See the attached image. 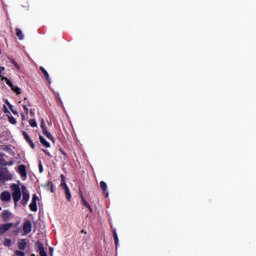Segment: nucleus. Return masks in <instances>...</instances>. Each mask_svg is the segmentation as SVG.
Here are the masks:
<instances>
[{
  "label": "nucleus",
  "instance_id": "5701e85b",
  "mask_svg": "<svg viewBox=\"0 0 256 256\" xmlns=\"http://www.w3.org/2000/svg\"><path fill=\"white\" fill-rule=\"evenodd\" d=\"M10 63H12V65H14V67L19 71V69H21V66H19V64L17 63V61H15V59L13 58H9Z\"/></svg>",
  "mask_w": 256,
  "mask_h": 256
},
{
  "label": "nucleus",
  "instance_id": "58836bf2",
  "mask_svg": "<svg viewBox=\"0 0 256 256\" xmlns=\"http://www.w3.org/2000/svg\"><path fill=\"white\" fill-rule=\"evenodd\" d=\"M79 196H80V199H81V195H83V192L81 190H79Z\"/></svg>",
  "mask_w": 256,
  "mask_h": 256
},
{
  "label": "nucleus",
  "instance_id": "c85d7f7f",
  "mask_svg": "<svg viewBox=\"0 0 256 256\" xmlns=\"http://www.w3.org/2000/svg\"><path fill=\"white\" fill-rule=\"evenodd\" d=\"M14 255H16V256H25V252H23V251H21V250H16V251L14 252Z\"/></svg>",
  "mask_w": 256,
  "mask_h": 256
},
{
  "label": "nucleus",
  "instance_id": "cd10ccee",
  "mask_svg": "<svg viewBox=\"0 0 256 256\" xmlns=\"http://www.w3.org/2000/svg\"><path fill=\"white\" fill-rule=\"evenodd\" d=\"M4 245H5V247H11V239L6 238V239L4 240Z\"/></svg>",
  "mask_w": 256,
  "mask_h": 256
},
{
  "label": "nucleus",
  "instance_id": "bb28decb",
  "mask_svg": "<svg viewBox=\"0 0 256 256\" xmlns=\"http://www.w3.org/2000/svg\"><path fill=\"white\" fill-rule=\"evenodd\" d=\"M8 107H9L10 111L13 113V115H19V112H17V110L13 109V105L8 103Z\"/></svg>",
  "mask_w": 256,
  "mask_h": 256
},
{
  "label": "nucleus",
  "instance_id": "1a4fd4ad",
  "mask_svg": "<svg viewBox=\"0 0 256 256\" xmlns=\"http://www.w3.org/2000/svg\"><path fill=\"white\" fill-rule=\"evenodd\" d=\"M18 173L21 175V177H27V166L24 164L19 165Z\"/></svg>",
  "mask_w": 256,
  "mask_h": 256
},
{
  "label": "nucleus",
  "instance_id": "39448f33",
  "mask_svg": "<svg viewBox=\"0 0 256 256\" xmlns=\"http://www.w3.org/2000/svg\"><path fill=\"white\" fill-rule=\"evenodd\" d=\"M13 160L7 162L5 160V153H0V167H11L13 165Z\"/></svg>",
  "mask_w": 256,
  "mask_h": 256
},
{
  "label": "nucleus",
  "instance_id": "f257e3e1",
  "mask_svg": "<svg viewBox=\"0 0 256 256\" xmlns=\"http://www.w3.org/2000/svg\"><path fill=\"white\" fill-rule=\"evenodd\" d=\"M11 189H12V199L14 201V205H17V203H19V201H21V187H19V185L17 184H12L11 185Z\"/></svg>",
  "mask_w": 256,
  "mask_h": 256
},
{
  "label": "nucleus",
  "instance_id": "f03ea898",
  "mask_svg": "<svg viewBox=\"0 0 256 256\" xmlns=\"http://www.w3.org/2000/svg\"><path fill=\"white\" fill-rule=\"evenodd\" d=\"M61 183L60 187L63 189L66 197V201H71V190L69 189V186L67 185V180L65 179V175L61 174Z\"/></svg>",
  "mask_w": 256,
  "mask_h": 256
},
{
  "label": "nucleus",
  "instance_id": "7ed1b4c3",
  "mask_svg": "<svg viewBox=\"0 0 256 256\" xmlns=\"http://www.w3.org/2000/svg\"><path fill=\"white\" fill-rule=\"evenodd\" d=\"M22 200L21 205L24 207L29 203V199H31V195L29 194V191L27 190V187L25 185H22Z\"/></svg>",
  "mask_w": 256,
  "mask_h": 256
},
{
  "label": "nucleus",
  "instance_id": "20e7f679",
  "mask_svg": "<svg viewBox=\"0 0 256 256\" xmlns=\"http://www.w3.org/2000/svg\"><path fill=\"white\" fill-rule=\"evenodd\" d=\"M40 127L42 129L43 135H45V137H47V139L52 141V143H55V137H53V134H51V132L47 131V126L45 125V120L41 121Z\"/></svg>",
  "mask_w": 256,
  "mask_h": 256
},
{
  "label": "nucleus",
  "instance_id": "79ce46f5",
  "mask_svg": "<svg viewBox=\"0 0 256 256\" xmlns=\"http://www.w3.org/2000/svg\"><path fill=\"white\" fill-rule=\"evenodd\" d=\"M3 177H4L3 174L0 173V179H3Z\"/></svg>",
  "mask_w": 256,
  "mask_h": 256
},
{
  "label": "nucleus",
  "instance_id": "6e6552de",
  "mask_svg": "<svg viewBox=\"0 0 256 256\" xmlns=\"http://www.w3.org/2000/svg\"><path fill=\"white\" fill-rule=\"evenodd\" d=\"M11 227H13V223L2 224L0 226V235H5V233L11 229Z\"/></svg>",
  "mask_w": 256,
  "mask_h": 256
},
{
  "label": "nucleus",
  "instance_id": "4be33fe9",
  "mask_svg": "<svg viewBox=\"0 0 256 256\" xmlns=\"http://www.w3.org/2000/svg\"><path fill=\"white\" fill-rule=\"evenodd\" d=\"M30 211H33L34 213H36L37 211V202H31L29 205Z\"/></svg>",
  "mask_w": 256,
  "mask_h": 256
},
{
  "label": "nucleus",
  "instance_id": "c9c22d12",
  "mask_svg": "<svg viewBox=\"0 0 256 256\" xmlns=\"http://www.w3.org/2000/svg\"><path fill=\"white\" fill-rule=\"evenodd\" d=\"M4 113H6L7 116L9 115V113H11V112L9 111V109H7V106H5V105H4Z\"/></svg>",
  "mask_w": 256,
  "mask_h": 256
},
{
  "label": "nucleus",
  "instance_id": "e433bc0d",
  "mask_svg": "<svg viewBox=\"0 0 256 256\" xmlns=\"http://www.w3.org/2000/svg\"><path fill=\"white\" fill-rule=\"evenodd\" d=\"M59 151L61 152V154H62L65 158H67V153H66L65 151H63V149H60Z\"/></svg>",
  "mask_w": 256,
  "mask_h": 256
},
{
  "label": "nucleus",
  "instance_id": "393cba45",
  "mask_svg": "<svg viewBox=\"0 0 256 256\" xmlns=\"http://www.w3.org/2000/svg\"><path fill=\"white\" fill-rule=\"evenodd\" d=\"M30 127H37V120L36 119H30L29 120Z\"/></svg>",
  "mask_w": 256,
  "mask_h": 256
},
{
  "label": "nucleus",
  "instance_id": "6ab92c4d",
  "mask_svg": "<svg viewBox=\"0 0 256 256\" xmlns=\"http://www.w3.org/2000/svg\"><path fill=\"white\" fill-rule=\"evenodd\" d=\"M113 237H114V243L116 245V248L119 247V236L117 235V230H113Z\"/></svg>",
  "mask_w": 256,
  "mask_h": 256
},
{
  "label": "nucleus",
  "instance_id": "a878e982",
  "mask_svg": "<svg viewBox=\"0 0 256 256\" xmlns=\"http://www.w3.org/2000/svg\"><path fill=\"white\" fill-rule=\"evenodd\" d=\"M22 135H23V137H24L26 143H27L28 141H30L31 137L29 136V134H28L27 132L23 131V132H22Z\"/></svg>",
  "mask_w": 256,
  "mask_h": 256
},
{
  "label": "nucleus",
  "instance_id": "9d476101",
  "mask_svg": "<svg viewBox=\"0 0 256 256\" xmlns=\"http://www.w3.org/2000/svg\"><path fill=\"white\" fill-rule=\"evenodd\" d=\"M1 201H11V193L9 191H4L0 195Z\"/></svg>",
  "mask_w": 256,
  "mask_h": 256
},
{
  "label": "nucleus",
  "instance_id": "ddd939ff",
  "mask_svg": "<svg viewBox=\"0 0 256 256\" xmlns=\"http://www.w3.org/2000/svg\"><path fill=\"white\" fill-rule=\"evenodd\" d=\"M40 71L44 75L46 81H48L49 85H51V77L49 76V72H47L45 70V67H43V66L40 67Z\"/></svg>",
  "mask_w": 256,
  "mask_h": 256
},
{
  "label": "nucleus",
  "instance_id": "f704fd0d",
  "mask_svg": "<svg viewBox=\"0 0 256 256\" xmlns=\"http://www.w3.org/2000/svg\"><path fill=\"white\" fill-rule=\"evenodd\" d=\"M43 153H45V155H47V157H53V156L51 155V153L48 152V150H43Z\"/></svg>",
  "mask_w": 256,
  "mask_h": 256
},
{
  "label": "nucleus",
  "instance_id": "f3484780",
  "mask_svg": "<svg viewBox=\"0 0 256 256\" xmlns=\"http://www.w3.org/2000/svg\"><path fill=\"white\" fill-rule=\"evenodd\" d=\"M39 139H40V143L41 145H43V147H46L47 149H49V147H51V143H49L45 137L43 136H39Z\"/></svg>",
  "mask_w": 256,
  "mask_h": 256
},
{
  "label": "nucleus",
  "instance_id": "4c0bfd02",
  "mask_svg": "<svg viewBox=\"0 0 256 256\" xmlns=\"http://www.w3.org/2000/svg\"><path fill=\"white\" fill-rule=\"evenodd\" d=\"M3 150H4V151H9V146H7V145L4 146Z\"/></svg>",
  "mask_w": 256,
  "mask_h": 256
},
{
  "label": "nucleus",
  "instance_id": "412c9836",
  "mask_svg": "<svg viewBox=\"0 0 256 256\" xmlns=\"http://www.w3.org/2000/svg\"><path fill=\"white\" fill-rule=\"evenodd\" d=\"M9 123H11V125H17V120L15 119V117H13V115L11 113H9L7 115Z\"/></svg>",
  "mask_w": 256,
  "mask_h": 256
},
{
  "label": "nucleus",
  "instance_id": "37998d69",
  "mask_svg": "<svg viewBox=\"0 0 256 256\" xmlns=\"http://www.w3.org/2000/svg\"><path fill=\"white\" fill-rule=\"evenodd\" d=\"M59 101H60V103H61V98H59Z\"/></svg>",
  "mask_w": 256,
  "mask_h": 256
},
{
  "label": "nucleus",
  "instance_id": "72a5a7b5",
  "mask_svg": "<svg viewBox=\"0 0 256 256\" xmlns=\"http://www.w3.org/2000/svg\"><path fill=\"white\" fill-rule=\"evenodd\" d=\"M3 71H5V67L1 66V67H0V77H1L2 79H3V75H2Z\"/></svg>",
  "mask_w": 256,
  "mask_h": 256
},
{
  "label": "nucleus",
  "instance_id": "dca6fc26",
  "mask_svg": "<svg viewBox=\"0 0 256 256\" xmlns=\"http://www.w3.org/2000/svg\"><path fill=\"white\" fill-rule=\"evenodd\" d=\"M1 217L4 221H9V219H11V212H9L8 210H4L1 213Z\"/></svg>",
  "mask_w": 256,
  "mask_h": 256
},
{
  "label": "nucleus",
  "instance_id": "c03bdc74",
  "mask_svg": "<svg viewBox=\"0 0 256 256\" xmlns=\"http://www.w3.org/2000/svg\"><path fill=\"white\" fill-rule=\"evenodd\" d=\"M0 55H1V49H0Z\"/></svg>",
  "mask_w": 256,
  "mask_h": 256
},
{
  "label": "nucleus",
  "instance_id": "ea45409f",
  "mask_svg": "<svg viewBox=\"0 0 256 256\" xmlns=\"http://www.w3.org/2000/svg\"><path fill=\"white\" fill-rule=\"evenodd\" d=\"M81 233H84V235H87V231L81 230Z\"/></svg>",
  "mask_w": 256,
  "mask_h": 256
},
{
  "label": "nucleus",
  "instance_id": "b1692460",
  "mask_svg": "<svg viewBox=\"0 0 256 256\" xmlns=\"http://www.w3.org/2000/svg\"><path fill=\"white\" fill-rule=\"evenodd\" d=\"M11 89L14 91V93H16V95H21V88L14 86Z\"/></svg>",
  "mask_w": 256,
  "mask_h": 256
},
{
  "label": "nucleus",
  "instance_id": "423d86ee",
  "mask_svg": "<svg viewBox=\"0 0 256 256\" xmlns=\"http://www.w3.org/2000/svg\"><path fill=\"white\" fill-rule=\"evenodd\" d=\"M33 229V225L31 224V220H26L23 224V231L25 235H29Z\"/></svg>",
  "mask_w": 256,
  "mask_h": 256
},
{
  "label": "nucleus",
  "instance_id": "a211bd4d",
  "mask_svg": "<svg viewBox=\"0 0 256 256\" xmlns=\"http://www.w3.org/2000/svg\"><path fill=\"white\" fill-rule=\"evenodd\" d=\"M16 36L18 37L19 41H23L25 39V35H23V31L21 29L16 28Z\"/></svg>",
  "mask_w": 256,
  "mask_h": 256
},
{
  "label": "nucleus",
  "instance_id": "4468645a",
  "mask_svg": "<svg viewBox=\"0 0 256 256\" xmlns=\"http://www.w3.org/2000/svg\"><path fill=\"white\" fill-rule=\"evenodd\" d=\"M44 187L47 189V191L55 193V184H53L51 181H47Z\"/></svg>",
  "mask_w": 256,
  "mask_h": 256
},
{
  "label": "nucleus",
  "instance_id": "9b49d317",
  "mask_svg": "<svg viewBox=\"0 0 256 256\" xmlns=\"http://www.w3.org/2000/svg\"><path fill=\"white\" fill-rule=\"evenodd\" d=\"M100 187L103 191V194L105 195L106 199L109 197V191L107 190V183L105 181L100 182Z\"/></svg>",
  "mask_w": 256,
  "mask_h": 256
},
{
  "label": "nucleus",
  "instance_id": "a18cd8bd",
  "mask_svg": "<svg viewBox=\"0 0 256 256\" xmlns=\"http://www.w3.org/2000/svg\"><path fill=\"white\" fill-rule=\"evenodd\" d=\"M0 211H1V206H0Z\"/></svg>",
  "mask_w": 256,
  "mask_h": 256
},
{
  "label": "nucleus",
  "instance_id": "0eeeda50",
  "mask_svg": "<svg viewBox=\"0 0 256 256\" xmlns=\"http://www.w3.org/2000/svg\"><path fill=\"white\" fill-rule=\"evenodd\" d=\"M36 251L39 252L40 256H47V252H45V246H43V243L37 241L35 244Z\"/></svg>",
  "mask_w": 256,
  "mask_h": 256
},
{
  "label": "nucleus",
  "instance_id": "2eb2a0df",
  "mask_svg": "<svg viewBox=\"0 0 256 256\" xmlns=\"http://www.w3.org/2000/svg\"><path fill=\"white\" fill-rule=\"evenodd\" d=\"M81 202H82V205H84V207H87V209H89L90 213H93V208L91 207L89 202H87V200H85V196H83V195H81Z\"/></svg>",
  "mask_w": 256,
  "mask_h": 256
},
{
  "label": "nucleus",
  "instance_id": "aec40b11",
  "mask_svg": "<svg viewBox=\"0 0 256 256\" xmlns=\"http://www.w3.org/2000/svg\"><path fill=\"white\" fill-rule=\"evenodd\" d=\"M2 81H5V83L8 85V87L11 88V89L15 87L13 82L11 80H9V78H7V77H3Z\"/></svg>",
  "mask_w": 256,
  "mask_h": 256
},
{
  "label": "nucleus",
  "instance_id": "49530a36",
  "mask_svg": "<svg viewBox=\"0 0 256 256\" xmlns=\"http://www.w3.org/2000/svg\"><path fill=\"white\" fill-rule=\"evenodd\" d=\"M32 256H35V254H33Z\"/></svg>",
  "mask_w": 256,
  "mask_h": 256
},
{
  "label": "nucleus",
  "instance_id": "c756f323",
  "mask_svg": "<svg viewBox=\"0 0 256 256\" xmlns=\"http://www.w3.org/2000/svg\"><path fill=\"white\" fill-rule=\"evenodd\" d=\"M26 143H28V145L31 147V149H35V143H33V140L31 138Z\"/></svg>",
  "mask_w": 256,
  "mask_h": 256
},
{
  "label": "nucleus",
  "instance_id": "f8f14e48",
  "mask_svg": "<svg viewBox=\"0 0 256 256\" xmlns=\"http://www.w3.org/2000/svg\"><path fill=\"white\" fill-rule=\"evenodd\" d=\"M18 249H20V251H25L27 249V240L26 239H21L18 242Z\"/></svg>",
  "mask_w": 256,
  "mask_h": 256
},
{
  "label": "nucleus",
  "instance_id": "473e14b6",
  "mask_svg": "<svg viewBox=\"0 0 256 256\" xmlns=\"http://www.w3.org/2000/svg\"><path fill=\"white\" fill-rule=\"evenodd\" d=\"M39 172L43 173V163H41V161L39 162Z\"/></svg>",
  "mask_w": 256,
  "mask_h": 256
},
{
  "label": "nucleus",
  "instance_id": "2f4dec72",
  "mask_svg": "<svg viewBox=\"0 0 256 256\" xmlns=\"http://www.w3.org/2000/svg\"><path fill=\"white\" fill-rule=\"evenodd\" d=\"M22 107H23L26 115H29V108L27 107V105L23 104Z\"/></svg>",
  "mask_w": 256,
  "mask_h": 256
},
{
  "label": "nucleus",
  "instance_id": "a19ab883",
  "mask_svg": "<svg viewBox=\"0 0 256 256\" xmlns=\"http://www.w3.org/2000/svg\"><path fill=\"white\" fill-rule=\"evenodd\" d=\"M22 120L25 119V114H21Z\"/></svg>",
  "mask_w": 256,
  "mask_h": 256
},
{
  "label": "nucleus",
  "instance_id": "7c9ffc66",
  "mask_svg": "<svg viewBox=\"0 0 256 256\" xmlns=\"http://www.w3.org/2000/svg\"><path fill=\"white\" fill-rule=\"evenodd\" d=\"M37 201H39V196H37V194H33L32 203H37Z\"/></svg>",
  "mask_w": 256,
  "mask_h": 256
}]
</instances>
